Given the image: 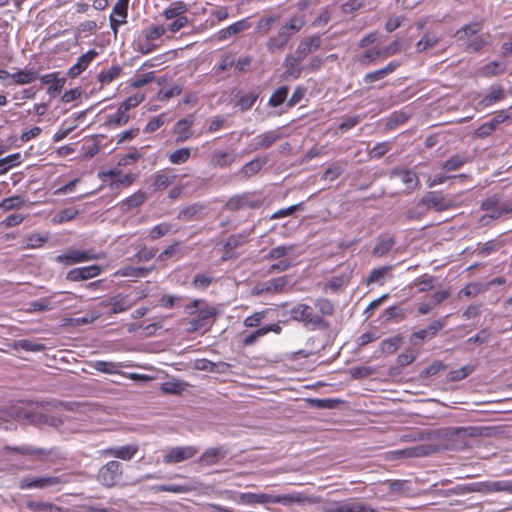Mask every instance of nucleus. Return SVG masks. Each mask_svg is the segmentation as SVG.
Returning <instances> with one entry per match:
<instances>
[{"mask_svg": "<svg viewBox=\"0 0 512 512\" xmlns=\"http://www.w3.org/2000/svg\"><path fill=\"white\" fill-rule=\"evenodd\" d=\"M289 314L292 320L302 323L310 330H323L328 328V322L324 317L334 314V305L326 298H318L314 302V307L306 303H297L289 310Z\"/></svg>", "mask_w": 512, "mask_h": 512, "instance_id": "1", "label": "nucleus"}, {"mask_svg": "<svg viewBox=\"0 0 512 512\" xmlns=\"http://www.w3.org/2000/svg\"><path fill=\"white\" fill-rule=\"evenodd\" d=\"M68 480L64 479L63 476H52V475H42V476H24L20 479L18 487L21 490L28 489H48L52 488L56 491L60 490L61 485L67 483Z\"/></svg>", "mask_w": 512, "mask_h": 512, "instance_id": "2", "label": "nucleus"}, {"mask_svg": "<svg viewBox=\"0 0 512 512\" xmlns=\"http://www.w3.org/2000/svg\"><path fill=\"white\" fill-rule=\"evenodd\" d=\"M418 205H423L427 209L442 212L454 208L456 206V202L450 195H444L440 191H429L423 195Z\"/></svg>", "mask_w": 512, "mask_h": 512, "instance_id": "3", "label": "nucleus"}, {"mask_svg": "<svg viewBox=\"0 0 512 512\" xmlns=\"http://www.w3.org/2000/svg\"><path fill=\"white\" fill-rule=\"evenodd\" d=\"M122 474V464L116 460H111L99 469L97 479L103 486L110 488L119 482Z\"/></svg>", "mask_w": 512, "mask_h": 512, "instance_id": "4", "label": "nucleus"}, {"mask_svg": "<svg viewBox=\"0 0 512 512\" xmlns=\"http://www.w3.org/2000/svg\"><path fill=\"white\" fill-rule=\"evenodd\" d=\"M444 316L441 319L432 321L426 328L419 329L412 333L409 337L410 342L413 345H419L420 343L433 339L437 333L446 326L447 318Z\"/></svg>", "mask_w": 512, "mask_h": 512, "instance_id": "5", "label": "nucleus"}, {"mask_svg": "<svg viewBox=\"0 0 512 512\" xmlns=\"http://www.w3.org/2000/svg\"><path fill=\"white\" fill-rule=\"evenodd\" d=\"M198 453L194 446H175L169 448L163 455V463L167 465L178 464L192 459Z\"/></svg>", "mask_w": 512, "mask_h": 512, "instance_id": "6", "label": "nucleus"}, {"mask_svg": "<svg viewBox=\"0 0 512 512\" xmlns=\"http://www.w3.org/2000/svg\"><path fill=\"white\" fill-rule=\"evenodd\" d=\"M143 98H127L118 108V110L109 115L106 121L110 127H119L126 124L129 120L128 111L130 108L139 105Z\"/></svg>", "mask_w": 512, "mask_h": 512, "instance_id": "7", "label": "nucleus"}, {"mask_svg": "<svg viewBox=\"0 0 512 512\" xmlns=\"http://www.w3.org/2000/svg\"><path fill=\"white\" fill-rule=\"evenodd\" d=\"M217 311L214 307L205 304L198 310V316L189 321L188 332H196L201 329L208 330L212 325L211 319L214 318Z\"/></svg>", "mask_w": 512, "mask_h": 512, "instance_id": "8", "label": "nucleus"}, {"mask_svg": "<svg viewBox=\"0 0 512 512\" xmlns=\"http://www.w3.org/2000/svg\"><path fill=\"white\" fill-rule=\"evenodd\" d=\"M177 179V175L171 168H165L156 171L150 176V188L153 191H163L172 185Z\"/></svg>", "mask_w": 512, "mask_h": 512, "instance_id": "9", "label": "nucleus"}, {"mask_svg": "<svg viewBox=\"0 0 512 512\" xmlns=\"http://www.w3.org/2000/svg\"><path fill=\"white\" fill-rule=\"evenodd\" d=\"M260 206V200L253 199V196L250 193H244L241 195H235L231 197L224 205V209L228 211H237L246 208L256 209L259 208Z\"/></svg>", "mask_w": 512, "mask_h": 512, "instance_id": "10", "label": "nucleus"}, {"mask_svg": "<svg viewBox=\"0 0 512 512\" xmlns=\"http://www.w3.org/2000/svg\"><path fill=\"white\" fill-rule=\"evenodd\" d=\"M229 454L226 446H216L207 448L197 459L200 466H213L223 460Z\"/></svg>", "mask_w": 512, "mask_h": 512, "instance_id": "11", "label": "nucleus"}, {"mask_svg": "<svg viewBox=\"0 0 512 512\" xmlns=\"http://www.w3.org/2000/svg\"><path fill=\"white\" fill-rule=\"evenodd\" d=\"M470 491L482 493L505 492L512 494V480L484 481L474 484Z\"/></svg>", "mask_w": 512, "mask_h": 512, "instance_id": "12", "label": "nucleus"}, {"mask_svg": "<svg viewBox=\"0 0 512 512\" xmlns=\"http://www.w3.org/2000/svg\"><path fill=\"white\" fill-rule=\"evenodd\" d=\"M139 447L137 444H128L121 447H109L100 451L101 456H109L118 458L124 461L131 460L138 452Z\"/></svg>", "mask_w": 512, "mask_h": 512, "instance_id": "13", "label": "nucleus"}, {"mask_svg": "<svg viewBox=\"0 0 512 512\" xmlns=\"http://www.w3.org/2000/svg\"><path fill=\"white\" fill-rule=\"evenodd\" d=\"M98 56V52L91 49L87 51L86 53L82 54L78 59L77 62L72 65L68 71L67 76L71 79H74L78 77L80 74H82L91 64V62Z\"/></svg>", "mask_w": 512, "mask_h": 512, "instance_id": "14", "label": "nucleus"}, {"mask_svg": "<svg viewBox=\"0 0 512 512\" xmlns=\"http://www.w3.org/2000/svg\"><path fill=\"white\" fill-rule=\"evenodd\" d=\"M102 271L99 265H90L85 267L74 268L70 270L66 278L69 281L77 282L82 280H88L98 276Z\"/></svg>", "mask_w": 512, "mask_h": 512, "instance_id": "15", "label": "nucleus"}, {"mask_svg": "<svg viewBox=\"0 0 512 512\" xmlns=\"http://www.w3.org/2000/svg\"><path fill=\"white\" fill-rule=\"evenodd\" d=\"M283 137L281 128L267 131L253 139V150L267 149Z\"/></svg>", "mask_w": 512, "mask_h": 512, "instance_id": "16", "label": "nucleus"}, {"mask_svg": "<svg viewBox=\"0 0 512 512\" xmlns=\"http://www.w3.org/2000/svg\"><path fill=\"white\" fill-rule=\"evenodd\" d=\"M42 84L47 85V93L60 94L65 83L66 78L61 76V72H52L39 77Z\"/></svg>", "mask_w": 512, "mask_h": 512, "instance_id": "17", "label": "nucleus"}, {"mask_svg": "<svg viewBox=\"0 0 512 512\" xmlns=\"http://www.w3.org/2000/svg\"><path fill=\"white\" fill-rule=\"evenodd\" d=\"M389 177L391 179L399 178L408 192L414 190L419 183L417 174L409 169L394 168L390 171Z\"/></svg>", "mask_w": 512, "mask_h": 512, "instance_id": "18", "label": "nucleus"}, {"mask_svg": "<svg viewBox=\"0 0 512 512\" xmlns=\"http://www.w3.org/2000/svg\"><path fill=\"white\" fill-rule=\"evenodd\" d=\"M324 512H376L374 509L359 503H329L323 508Z\"/></svg>", "mask_w": 512, "mask_h": 512, "instance_id": "19", "label": "nucleus"}, {"mask_svg": "<svg viewBox=\"0 0 512 512\" xmlns=\"http://www.w3.org/2000/svg\"><path fill=\"white\" fill-rule=\"evenodd\" d=\"M4 450L7 452H14L21 455L38 456L39 459L47 458L53 452L52 449L37 448L27 444L21 446L7 445L4 447Z\"/></svg>", "mask_w": 512, "mask_h": 512, "instance_id": "20", "label": "nucleus"}, {"mask_svg": "<svg viewBox=\"0 0 512 512\" xmlns=\"http://www.w3.org/2000/svg\"><path fill=\"white\" fill-rule=\"evenodd\" d=\"M321 45V38L318 35L308 36L302 39L295 50L300 58L305 59L310 53L316 51Z\"/></svg>", "mask_w": 512, "mask_h": 512, "instance_id": "21", "label": "nucleus"}, {"mask_svg": "<svg viewBox=\"0 0 512 512\" xmlns=\"http://www.w3.org/2000/svg\"><path fill=\"white\" fill-rule=\"evenodd\" d=\"M418 353L413 349H407L404 353L398 355L396 365L389 368L390 376H398L403 367L411 364L416 358Z\"/></svg>", "mask_w": 512, "mask_h": 512, "instance_id": "22", "label": "nucleus"}, {"mask_svg": "<svg viewBox=\"0 0 512 512\" xmlns=\"http://www.w3.org/2000/svg\"><path fill=\"white\" fill-rule=\"evenodd\" d=\"M39 78V74L37 70L28 69L25 67L22 70H19L12 74L11 76V84L13 85H26L34 82Z\"/></svg>", "mask_w": 512, "mask_h": 512, "instance_id": "23", "label": "nucleus"}, {"mask_svg": "<svg viewBox=\"0 0 512 512\" xmlns=\"http://www.w3.org/2000/svg\"><path fill=\"white\" fill-rule=\"evenodd\" d=\"M298 245L296 244H283L272 248L267 255L265 260H282L290 259L289 256L294 253Z\"/></svg>", "mask_w": 512, "mask_h": 512, "instance_id": "24", "label": "nucleus"}, {"mask_svg": "<svg viewBox=\"0 0 512 512\" xmlns=\"http://www.w3.org/2000/svg\"><path fill=\"white\" fill-rule=\"evenodd\" d=\"M288 284V277L281 276L278 278H274L265 283V286L260 290L255 288L253 290L254 295H260L263 292L266 293H278L283 290V288Z\"/></svg>", "mask_w": 512, "mask_h": 512, "instance_id": "25", "label": "nucleus"}, {"mask_svg": "<svg viewBox=\"0 0 512 512\" xmlns=\"http://www.w3.org/2000/svg\"><path fill=\"white\" fill-rule=\"evenodd\" d=\"M395 239L389 235H380L377 237L376 244L372 250V254L376 257L386 255L394 246Z\"/></svg>", "mask_w": 512, "mask_h": 512, "instance_id": "26", "label": "nucleus"}, {"mask_svg": "<svg viewBox=\"0 0 512 512\" xmlns=\"http://www.w3.org/2000/svg\"><path fill=\"white\" fill-rule=\"evenodd\" d=\"M188 11V6L185 2L178 0L172 2L167 8L164 9L162 15L167 19H178V17H185Z\"/></svg>", "mask_w": 512, "mask_h": 512, "instance_id": "27", "label": "nucleus"}, {"mask_svg": "<svg viewBox=\"0 0 512 512\" xmlns=\"http://www.w3.org/2000/svg\"><path fill=\"white\" fill-rule=\"evenodd\" d=\"M251 27L248 19H241L233 24L229 25L225 29L219 31V40H225L237 33L245 31Z\"/></svg>", "mask_w": 512, "mask_h": 512, "instance_id": "28", "label": "nucleus"}, {"mask_svg": "<svg viewBox=\"0 0 512 512\" xmlns=\"http://www.w3.org/2000/svg\"><path fill=\"white\" fill-rule=\"evenodd\" d=\"M146 199V193L139 190L119 204L120 210L122 212H129L133 208L141 206Z\"/></svg>", "mask_w": 512, "mask_h": 512, "instance_id": "29", "label": "nucleus"}, {"mask_svg": "<svg viewBox=\"0 0 512 512\" xmlns=\"http://www.w3.org/2000/svg\"><path fill=\"white\" fill-rule=\"evenodd\" d=\"M253 230L254 228H251L250 230H244L238 234L230 235L224 243V248L226 250H234L247 243Z\"/></svg>", "mask_w": 512, "mask_h": 512, "instance_id": "30", "label": "nucleus"}, {"mask_svg": "<svg viewBox=\"0 0 512 512\" xmlns=\"http://www.w3.org/2000/svg\"><path fill=\"white\" fill-rule=\"evenodd\" d=\"M204 205L201 203H194L183 207L179 210L177 218L182 221H191L194 219H198L200 213L203 211Z\"/></svg>", "mask_w": 512, "mask_h": 512, "instance_id": "31", "label": "nucleus"}, {"mask_svg": "<svg viewBox=\"0 0 512 512\" xmlns=\"http://www.w3.org/2000/svg\"><path fill=\"white\" fill-rule=\"evenodd\" d=\"M193 124L192 116L179 120L175 125V133L178 135L176 138L177 143L187 141L191 134L189 132L190 127Z\"/></svg>", "mask_w": 512, "mask_h": 512, "instance_id": "32", "label": "nucleus"}, {"mask_svg": "<svg viewBox=\"0 0 512 512\" xmlns=\"http://www.w3.org/2000/svg\"><path fill=\"white\" fill-rule=\"evenodd\" d=\"M104 306H110V313L117 314L121 312H125L132 307V304L128 302L125 296L116 295L110 298L106 303H103Z\"/></svg>", "mask_w": 512, "mask_h": 512, "instance_id": "33", "label": "nucleus"}, {"mask_svg": "<svg viewBox=\"0 0 512 512\" xmlns=\"http://www.w3.org/2000/svg\"><path fill=\"white\" fill-rule=\"evenodd\" d=\"M236 156V153L233 151H216L212 155L211 164L215 167L225 168L235 161Z\"/></svg>", "mask_w": 512, "mask_h": 512, "instance_id": "34", "label": "nucleus"}, {"mask_svg": "<svg viewBox=\"0 0 512 512\" xmlns=\"http://www.w3.org/2000/svg\"><path fill=\"white\" fill-rule=\"evenodd\" d=\"M383 57L381 47H372L366 49L363 53L357 56V62L363 66H369L374 63L378 58Z\"/></svg>", "mask_w": 512, "mask_h": 512, "instance_id": "35", "label": "nucleus"}, {"mask_svg": "<svg viewBox=\"0 0 512 512\" xmlns=\"http://www.w3.org/2000/svg\"><path fill=\"white\" fill-rule=\"evenodd\" d=\"M155 269L154 266L151 267H132V266H125L120 268L116 275L122 276V277H145L150 272H152Z\"/></svg>", "mask_w": 512, "mask_h": 512, "instance_id": "36", "label": "nucleus"}, {"mask_svg": "<svg viewBox=\"0 0 512 512\" xmlns=\"http://www.w3.org/2000/svg\"><path fill=\"white\" fill-rule=\"evenodd\" d=\"M506 117L503 115H496L490 121L482 124L477 130L476 135L478 137L484 138L489 136L493 131L496 130V127L504 121Z\"/></svg>", "mask_w": 512, "mask_h": 512, "instance_id": "37", "label": "nucleus"}, {"mask_svg": "<svg viewBox=\"0 0 512 512\" xmlns=\"http://www.w3.org/2000/svg\"><path fill=\"white\" fill-rule=\"evenodd\" d=\"M305 24V21L300 16H293L285 23L281 28L280 32L290 38L292 35L297 33Z\"/></svg>", "mask_w": 512, "mask_h": 512, "instance_id": "38", "label": "nucleus"}, {"mask_svg": "<svg viewBox=\"0 0 512 512\" xmlns=\"http://www.w3.org/2000/svg\"><path fill=\"white\" fill-rule=\"evenodd\" d=\"M305 502H313L311 498L304 496L300 492H294L291 494L277 495L276 496V504L280 503L282 505L288 506L293 503H305Z\"/></svg>", "mask_w": 512, "mask_h": 512, "instance_id": "39", "label": "nucleus"}, {"mask_svg": "<svg viewBox=\"0 0 512 512\" xmlns=\"http://www.w3.org/2000/svg\"><path fill=\"white\" fill-rule=\"evenodd\" d=\"M56 261L62 264H75L85 262V258H83V252L81 250L72 249L67 251L64 254H60L56 257Z\"/></svg>", "mask_w": 512, "mask_h": 512, "instance_id": "40", "label": "nucleus"}, {"mask_svg": "<svg viewBox=\"0 0 512 512\" xmlns=\"http://www.w3.org/2000/svg\"><path fill=\"white\" fill-rule=\"evenodd\" d=\"M155 492H171L176 494L187 493L193 490V487L186 484H159L152 487Z\"/></svg>", "mask_w": 512, "mask_h": 512, "instance_id": "41", "label": "nucleus"}, {"mask_svg": "<svg viewBox=\"0 0 512 512\" xmlns=\"http://www.w3.org/2000/svg\"><path fill=\"white\" fill-rule=\"evenodd\" d=\"M391 269H392V266H389V265L373 269L367 277V284H371V283L383 284V282L387 276L391 277V275L389 274Z\"/></svg>", "mask_w": 512, "mask_h": 512, "instance_id": "42", "label": "nucleus"}, {"mask_svg": "<svg viewBox=\"0 0 512 512\" xmlns=\"http://www.w3.org/2000/svg\"><path fill=\"white\" fill-rule=\"evenodd\" d=\"M439 42V38L431 32H426L423 37L416 43L415 48L418 53L424 52L429 48L435 47Z\"/></svg>", "mask_w": 512, "mask_h": 512, "instance_id": "43", "label": "nucleus"}, {"mask_svg": "<svg viewBox=\"0 0 512 512\" xmlns=\"http://www.w3.org/2000/svg\"><path fill=\"white\" fill-rule=\"evenodd\" d=\"M410 118V114L403 112V111H396L393 112L386 121L385 129L386 130H393L399 125H402L407 122V120Z\"/></svg>", "mask_w": 512, "mask_h": 512, "instance_id": "44", "label": "nucleus"}, {"mask_svg": "<svg viewBox=\"0 0 512 512\" xmlns=\"http://www.w3.org/2000/svg\"><path fill=\"white\" fill-rule=\"evenodd\" d=\"M15 349H22L28 352H41L46 349V346L42 343L35 342L31 339H20L14 342Z\"/></svg>", "mask_w": 512, "mask_h": 512, "instance_id": "45", "label": "nucleus"}, {"mask_svg": "<svg viewBox=\"0 0 512 512\" xmlns=\"http://www.w3.org/2000/svg\"><path fill=\"white\" fill-rule=\"evenodd\" d=\"M225 494L227 498L234 500L238 503L250 505L257 504V493H238L235 491H226Z\"/></svg>", "mask_w": 512, "mask_h": 512, "instance_id": "46", "label": "nucleus"}, {"mask_svg": "<svg viewBox=\"0 0 512 512\" xmlns=\"http://www.w3.org/2000/svg\"><path fill=\"white\" fill-rule=\"evenodd\" d=\"M28 508L34 512H67L66 508L48 502H29Z\"/></svg>", "mask_w": 512, "mask_h": 512, "instance_id": "47", "label": "nucleus"}, {"mask_svg": "<svg viewBox=\"0 0 512 512\" xmlns=\"http://www.w3.org/2000/svg\"><path fill=\"white\" fill-rule=\"evenodd\" d=\"M288 40L289 38L279 31L277 36L271 37L268 40L267 49L270 53L282 51L286 47Z\"/></svg>", "mask_w": 512, "mask_h": 512, "instance_id": "48", "label": "nucleus"}, {"mask_svg": "<svg viewBox=\"0 0 512 512\" xmlns=\"http://www.w3.org/2000/svg\"><path fill=\"white\" fill-rule=\"evenodd\" d=\"M506 65L499 61H491L480 69V74L485 77L497 76L505 71Z\"/></svg>", "mask_w": 512, "mask_h": 512, "instance_id": "49", "label": "nucleus"}, {"mask_svg": "<svg viewBox=\"0 0 512 512\" xmlns=\"http://www.w3.org/2000/svg\"><path fill=\"white\" fill-rule=\"evenodd\" d=\"M172 227L173 226L171 223L163 222L157 224L148 231L147 238L151 241H155L169 234L172 230Z\"/></svg>", "mask_w": 512, "mask_h": 512, "instance_id": "50", "label": "nucleus"}, {"mask_svg": "<svg viewBox=\"0 0 512 512\" xmlns=\"http://www.w3.org/2000/svg\"><path fill=\"white\" fill-rule=\"evenodd\" d=\"M482 26L481 22H472L457 30L456 36L458 37V40H465L466 38L479 33L482 30Z\"/></svg>", "mask_w": 512, "mask_h": 512, "instance_id": "51", "label": "nucleus"}, {"mask_svg": "<svg viewBox=\"0 0 512 512\" xmlns=\"http://www.w3.org/2000/svg\"><path fill=\"white\" fill-rule=\"evenodd\" d=\"M22 161L20 153H14L0 159V175L8 172V170L16 165H19Z\"/></svg>", "mask_w": 512, "mask_h": 512, "instance_id": "52", "label": "nucleus"}, {"mask_svg": "<svg viewBox=\"0 0 512 512\" xmlns=\"http://www.w3.org/2000/svg\"><path fill=\"white\" fill-rule=\"evenodd\" d=\"M468 162V158L462 155H453L442 165V169L449 172L460 169L465 163Z\"/></svg>", "mask_w": 512, "mask_h": 512, "instance_id": "53", "label": "nucleus"}, {"mask_svg": "<svg viewBox=\"0 0 512 512\" xmlns=\"http://www.w3.org/2000/svg\"><path fill=\"white\" fill-rule=\"evenodd\" d=\"M302 60L303 58H300V55H298L296 51L293 54L287 55L284 62L286 72L298 76L300 69H298L297 66Z\"/></svg>", "mask_w": 512, "mask_h": 512, "instance_id": "54", "label": "nucleus"}, {"mask_svg": "<svg viewBox=\"0 0 512 512\" xmlns=\"http://www.w3.org/2000/svg\"><path fill=\"white\" fill-rule=\"evenodd\" d=\"M402 344V338L400 336H393L387 338L381 343V351L386 354H393Z\"/></svg>", "mask_w": 512, "mask_h": 512, "instance_id": "55", "label": "nucleus"}, {"mask_svg": "<svg viewBox=\"0 0 512 512\" xmlns=\"http://www.w3.org/2000/svg\"><path fill=\"white\" fill-rule=\"evenodd\" d=\"M265 164L266 159L255 158L243 166L242 172L245 174V176H252L256 174Z\"/></svg>", "mask_w": 512, "mask_h": 512, "instance_id": "56", "label": "nucleus"}, {"mask_svg": "<svg viewBox=\"0 0 512 512\" xmlns=\"http://www.w3.org/2000/svg\"><path fill=\"white\" fill-rule=\"evenodd\" d=\"M121 68L118 66H112L108 70L101 71L98 75V79L101 83H110L119 77Z\"/></svg>", "mask_w": 512, "mask_h": 512, "instance_id": "57", "label": "nucleus"}, {"mask_svg": "<svg viewBox=\"0 0 512 512\" xmlns=\"http://www.w3.org/2000/svg\"><path fill=\"white\" fill-rule=\"evenodd\" d=\"M190 158L189 148H180L169 155V161L172 164H183Z\"/></svg>", "mask_w": 512, "mask_h": 512, "instance_id": "58", "label": "nucleus"}, {"mask_svg": "<svg viewBox=\"0 0 512 512\" xmlns=\"http://www.w3.org/2000/svg\"><path fill=\"white\" fill-rule=\"evenodd\" d=\"M344 172V165L341 162H336L328 167L324 174L323 178L325 180L334 181Z\"/></svg>", "mask_w": 512, "mask_h": 512, "instance_id": "59", "label": "nucleus"}, {"mask_svg": "<svg viewBox=\"0 0 512 512\" xmlns=\"http://www.w3.org/2000/svg\"><path fill=\"white\" fill-rule=\"evenodd\" d=\"M169 119L167 118L166 114H160L158 116L152 117L149 122L147 123L144 132L146 133H152L158 130L166 121Z\"/></svg>", "mask_w": 512, "mask_h": 512, "instance_id": "60", "label": "nucleus"}, {"mask_svg": "<svg viewBox=\"0 0 512 512\" xmlns=\"http://www.w3.org/2000/svg\"><path fill=\"white\" fill-rule=\"evenodd\" d=\"M267 311H259L255 312L254 314L247 316L244 321L243 325L246 328H255L258 327L259 324L266 318Z\"/></svg>", "mask_w": 512, "mask_h": 512, "instance_id": "61", "label": "nucleus"}, {"mask_svg": "<svg viewBox=\"0 0 512 512\" xmlns=\"http://www.w3.org/2000/svg\"><path fill=\"white\" fill-rule=\"evenodd\" d=\"M181 251L180 242H174L166 247L157 257L158 261H166L169 258L176 256Z\"/></svg>", "mask_w": 512, "mask_h": 512, "instance_id": "62", "label": "nucleus"}, {"mask_svg": "<svg viewBox=\"0 0 512 512\" xmlns=\"http://www.w3.org/2000/svg\"><path fill=\"white\" fill-rule=\"evenodd\" d=\"M24 204V200L20 196H13L5 198L0 203V208L4 211H9L15 208H19Z\"/></svg>", "mask_w": 512, "mask_h": 512, "instance_id": "63", "label": "nucleus"}, {"mask_svg": "<svg viewBox=\"0 0 512 512\" xmlns=\"http://www.w3.org/2000/svg\"><path fill=\"white\" fill-rule=\"evenodd\" d=\"M434 281H435L434 276L425 274V275L417 278L415 280L414 284L416 286H419L420 292H426V291H430L434 287Z\"/></svg>", "mask_w": 512, "mask_h": 512, "instance_id": "64", "label": "nucleus"}]
</instances>
